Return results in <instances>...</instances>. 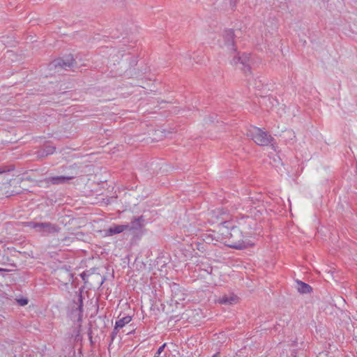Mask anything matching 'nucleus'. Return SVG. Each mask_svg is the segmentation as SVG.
Masks as SVG:
<instances>
[{
    "label": "nucleus",
    "instance_id": "nucleus-21",
    "mask_svg": "<svg viewBox=\"0 0 357 357\" xmlns=\"http://www.w3.org/2000/svg\"><path fill=\"white\" fill-rule=\"evenodd\" d=\"M166 345H167V344H166V343H164L162 345H161V346L158 348V351H157V352H156L155 355L154 356V357H158V356H159V355H160V354L164 351V349H165V348Z\"/></svg>",
    "mask_w": 357,
    "mask_h": 357
},
{
    "label": "nucleus",
    "instance_id": "nucleus-29",
    "mask_svg": "<svg viewBox=\"0 0 357 357\" xmlns=\"http://www.w3.org/2000/svg\"><path fill=\"white\" fill-rule=\"evenodd\" d=\"M352 326L354 328V335L357 337L356 335V333H357V331H356V328L357 329V322L354 323Z\"/></svg>",
    "mask_w": 357,
    "mask_h": 357
},
{
    "label": "nucleus",
    "instance_id": "nucleus-5",
    "mask_svg": "<svg viewBox=\"0 0 357 357\" xmlns=\"http://www.w3.org/2000/svg\"><path fill=\"white\" fill-rule=\"evenodd\" d=\"M208 221L211 224H217L220 227H225V222H231L228 220L229 213L224 208H218L211 211L208 213Z\"/></svg>",
    "mask_w": 357,
    "mask_h": 357
},
{
    "label": "nucleus",
    "instance_id": "nucleus-33",
    "mask_svg": "<svg viewBox=\"0 0 357 357\" xmlns=\"http://www.w3.org/2000/svg\"><path fill=\"white\" fill-rule=\"evenodd\" d=\"M76 167H76V165L70 166V169H71L72 170H75V169H76Z\"/></svg>",
    "mask_w": 357,
    "mask_h": 357
},
{
    "label": "nucleus",
    "instance_id": "nucleus-27",
    "mask_svg": "<svg viewBox=\"0 0 357 357\" xmlns=\"http://www.w3.org/2000/svg\"><path fill=\"white\" fill-rule=\"evenodd\" d=\"M65 273L67 274L68 280L70 282L71 280V278H73V274L68 271H66Z\"/></svg>",
    "mask_w": 357,
    "mask_h": 357
},
{
    "label": "nucleus",
    "instance_id": "nucleus-19",
    "mask_svg": "<svg viewBox=\"0 0 357 357\" xmlns=\"http://www.w3.org/2000/svg\"><path fill=\"white\" fill-rule=\"evenodd\" d=\"M179 290V287L178 284H174L172 286V293L174 294H173V297L176 299V300H179V301H181V300H183L184 298H183V294H179L178 292V291Z\"/></svg>",
    "mask_w": 357,
    "mask_h": 357
},
{
    "label": "nucleus",
    "instance_id": "nucleus-4",
    "mask_svg": "<svg viewBox=\"0 0 357 357\" xmlns=\"http://www.w3.org/2000/svg\"><path fill=\"white\" fill-rule=\"evenodd\" d=\"M248 136L259 146H267L274 140L273 137L267 132L263 131L261 129L254 127L249 130Z\"/></svg>",
    "mask_w": 357,
    "mask_h": 357
},
{
    "label": "nucleus",
    "instance_id": "nucleus-30",
    "mask_svg": "<svg viewBox=\"0 0 357 357\" xmlns=\"http://www.w3.org/2000/svg\"><path fill=\"white\" fill-rule=\"evenodd\" d=\"M77 174H78V172H77V171H76L75 172L69 173L68 175H75V177H76Z\"/></svg>",
    "mask_w": 357,
    "mask_h": 357
},
{
    "label": "nucleus",
    "instance_id": "nucleus-14",
    "mask_svg": "<svg viewBox=\"0 0 357 357\" xmlns=\"http://www.w3.org/2000/svg\"><path fill=\"white\" fill-rule=\"evenodd\" d=\"M296 282L298 284L297 289L299 293L304 294H310L312 291V287L310 285H309L308 284H307L301 280H296Z\"/></svg>",
    "mask_w": 357,
    "mask_h": 357
},
{
    "label": "nucleus",
    "instance_id": "nucleus-2",
    "mask_svg": "<svg viewBox=\"0 0 357 357\" xmlns=\"http://www.w3.org/2000/svg\"><path fill=\"white\" fill-rule=\"evenodd\" d=\"M236 227L240 229L246 238L257 235V222L255 219L250 216L240 218L236 222Z\"/></svg>",
    "mask_w": 357,
    "mask_h": 357
},
{
    "label": "nucleus",
    "instance_id": "nucleus-6",
    "mask_svg": "<svg viewBox=\"0 0 357 357\" xmlns=\"http://www.w3.org/2000/svg\"><path fill=\"white\" fill-rule=\"evenodd\" d=\"M16 255H9L8 252H0V265L7 266L10 268H0V272L12 271L17 267Z\"/></svg>",
    "mask_w": 357,
    "mask_h": 357
},
{
    "label": "nucleus",
    "instance_id": "nucleus-31",
    "mask_svg": "<svg viewBox=\"0 0 357 357\" xmlns=\"http://www.w3.org/2000/svg\"><path fill=\"white\" fill-rule=\"evenodd\" d=\"M121 30L122 31L123 33H128V29H121Z\"/></svg>",
    "mask_w": 357,
    "mask_h": 357
},
{
    "label": "nucleus",
    "instance_id": "nucleus-25",
    "mask_svg": "<svg viewBox=\"0 0 357 357\" xmlns=\"http://www.w3.org/2000/svg\"><path fill=\"white\" fill-rule=\"evenodd\" d=\"M239 0H229V2H230V5L231 6V8L233 10L235 9L236 6V4L238 3Z\"/></svg>",
    "mask_w": 357,
    "mask_h": 357
},
{
    "label": "nucleus",
    "instance_id": "nucleus-16",
    "mask_svg": "<svg viewBox=\"0 0 357 357\" xmlns=\"http://www.w3.org/2000/svg\"><path fill=\"white\" fill-rule=\"evenodd\" d=\"M55 150V146L50 144H45L44 145L43 149L38 152V154L41 157H45L48 155L53 154Z\"/></svg>",
    "mask_w": 357,
    "mask_h": 357
},
{
    "label": "nucleus",
    "instance_id": "nucleus-9",
    "mask_svg": "<svg viewBox=\"0 0 357 357\" xmlns=\"http://www.w3.org/2000/svg\"><path fill=\"white\" fill-rule=\"evenodd\" d=\"M222 37L225 45L227 46L229 50L235 52L236 51V48L235 47L236 35L234 34V30L231 29L225 30Z\"/></svg>",
    "mask_w": 357,
    "mask_h": 357
},
{
    "label": "nucleus",
    "instance_id": "nucleus-10",
    "mask_svg": "<svg viewBox=\"0 0 357 357\" xmlns=\"http://www.w3.org/2000/svg\"><path fill=\"white\" fill-rule=\"evenodd\" d=\"M59 230L60 228L57 225L50 222H38L36 229L37 231L40 232L43 235L57 233Z\"/></svg>",
    "mask_w": 357,
    "mask_h": 357
},
{
    "label": "nucleus",
    "instance_id": "nucleus-26",
    "mask_svg": "<svg viewBox=\"0 0 357 357\" xmlns=\"http://www.w3.org/2000/svg\"><path fill=\"white\" fill-rule=\"evenodd\" d=\"M82 279L83 280V281L86 283V278L89 276V275H87L85 272H83L81 275H80Z\"/></svg>",
    "mask_w": 357,
    "mask_h": 357
},
{
    "label": "nucleus",
    "instance_id": "nucleus-23",
    "mask_svg": "<svg viewBox=\"0 0 357 357\" xmlns=\"http://www.w3.org/2000/svg\"><path fill=\"white\" fill-rule=\"evenodd\" d=\"M88 335H89V341H90V344H91V346H93V337H92V330H91V328H89Z\"/></svg>",
    "mask_w": 357,
    "mask_h": 357
},
{
    "label": "nucleus",
    "instance_id": "nucleus-20",
    "mask_svg": "<svg viewBox=\"0 0 357 357\" xmlns=\"http://www.w3.org/2000/svg\"><path fill=\"white\" fill-rule=\"evenodd\" d=\"M13 301H15V303L16 302L20 306H25L29 303V299L26 297L16 298L15 300Z\"/></svg>",
    "mask_w": 357,
    "mask_h": 357
},
{
    "label": "nucleus",
    "instance_id": "nucleus-17",
    "mask_svg": "<svg viewBox=\"0 0 357 357\" xmlns=\"http://www.w3.org/2000/svg\"><path fill=\"white\" fill-rule=\"evenodd\" d=\"M132 318L130 316H126L122 319L118 320L115 323L116 329L123 328L126 324H128L131 321Z\"/></svg>",
    "mask_w": 357,
    "mask_h": 357
},
{
    "label": "nucleus",
    "instance_id": "nucleus-1",
    "mask_svg": "<svg viewBox=\"0 0 357 357\" xmlns=\"http://www.w3.org/2000/svg\"><path fill=\"white\" fill-rule=\"evenodd\" d=\"M225 224V227H220L219 233L222 236V240H225L227 246L236 250H243L254 245L232 222Z\"/></svg>",
    "mask_w": 357,
    "mask_h": 357
},
{
    "label": "nucleus",
    "instance_id": "nucleus-12",
    "mask_svg": "<svg viewBox=\"0 0 357 357\" xmlns=\"http://www.w3.org/2000/svg\"><path fill=\"white\" fill-rule=\"evenodd\" d=\"M238 298L236 295L234 294H225L220 296L218 301L220 304L223 305H233L238 302Z\"/></svg>",
    "mask_w": 357,
    "mask_h": 357
},
{
    "label": "nucleus",
    "instance_id": "nucleus-8",
    "mask_svg": "<svg viewBox=\"0 0 357 357\" xmlns=\"http://www.w3.org/2000/svg\"><path fill=\"white\" fill-rule=\"evenodd\" d=\"M129 231H132L134 235L142 234V229L145 225V219L143 215L134 218L130 224L126 225Z\"/></svg>",
    "mask_w": 357,
    "mask_h": 357
},
{
    "label": "nucleus",
    "instance_id": "nucleus-13",
    "mask_svg": "<svg viewBox=\"0 0 357 357\" xmlns=\"http://www.w3.org/2000/svg\"><path fill=\"white\" fill-rule=\"evenodd\" d=\"M128 229V226L125 225H114L107 229L105 230L106 236H112L120 234Z\"/></svg>",
    "mask_w": 357,
    "mask_h": 357
},
{
    "label": "nucleus",
    "instance_id": "nucleus-34",
    "mask_svg": "<svg viewBox=\"0 0 357 357\" xmlns=\"http://www.w3.org/2000/svg\"><path fill=\"white\" fill-rule=\"evenodd\" d=\"M262 85H263V84H261V86H262ZM255 86H256L257 88H259H259L261 87V84H257L256 83V84H255Z\"/></svg>",
    "mask_w": 357,
    "mask_h": 357
},
{
    "label": "nucleus",
    "instance_id": "nucleus-32",
    "mask_svg": "<svg viewBox=\"0 0 357 357\" xmlns=\"http://www.w3.org/2000/svg\"><path fill=\"white\" fill-rule=\"evenodd\" d=\"M212 357H220V353L218 352V353L215 354Z\"/></svg>",
    "mask_w": 357,
    "mask_h": 357
},
{
    "label": "nucleus",
    "instance_id": "nucleus-7",
    "mask_svg": "<svg viewBox=\"0 0 357 357\" xmlns=\"http://www.w3.org/2000/svg\"><path fill=\"white\" fill-rule=\"evenodd\" d=\"M250 56L247 54H243L240 56L238 54L237 55H234L232 60L231 61V63L232 65L236 66L239 65V68L245 73H250L251 68L250 66Z\"/></svg>",
    "mask_w": 357,
    "mask_h": 357
},
{
    "label": "nucleus",
    "instance_id": "nucleus-11",
    "mask_svg": "<svg viewBox=\"0 0 357 357\" xmlns=\"http://www.w3.org/2000/svg\"><path fill=\"white\" fill-rule=\"evenodd\" d=\"M75 178V175L56 176L48 178V182L53 185L67 183L68 181Z\"/></svg>",
    "mask_w": 357,
    "mask_h": 357
},
{
    "label": "nucleus",
    "instance_id": "nucleus-36",
    "mask_svg": "<svg viewBox=\"0 0 357 357\" xmlns=\"http://www.w3.org/2000/svg\"><path fill=\"white\" fill-rule=\"evenodd\" d=\"M4 314H6V316H8V314L6 313V312H3Z\"/></svg>",
    "mask_w": 357,
    "mask_h": 357
},
{
    "label": "nucleus",
    "instance_id": "nucleus-18",
    "mask_svg": "<svg viewBox=\"0 0 357 357\" xmlns=\"http://www.w3.org/2000/svg\"><path fill=\"white\" fill-rule=\"evenodd\" d=\"M125 60L128 61V66L130 68L135 67L137 64V57L130 54H127L125 55Z\"/></svg>",
    "mask_w": 357,
    "mask_h": 357
},
{
    "label": "nucleus",
    "instance_id": "nucleus-3",
    "mask_svg": "<svg viewBox=\"0 0 357 357\" xmlns=\"http://www.w3.org/2000/svg\"><path fill=\"white\" fill-rule=\"evenodd\" d=\"M77 56L74 58L73 55L69 54L68 55H65L61 58H58L52 61L50 66V68H54L68 70L70 69L72 70H75L76 69L79 68L81 66H84L82 63H80L77 60Z\"/></svg>",
    "mask_w": 357,
    "mask_h": 357
},
{
    "label": "nucleus",
    "instance_id": "nucleus-35",
    "mask_svg": "<svg viewBox=\"0 0 357 357\" xmlns=\"http://www.w3.org/2000/svg\"><path fill=\"white\" fill-rule=\"evenodd\" d=\"M6 172L5 169H3L0 168V174L3 173V172Z\"/></svg>",
    "mask_w": 357,
    "mask_h": 357
},
{
    "label": "nucleus",
    "instance_id": "nucleus-28",
    "mask_svg": "<svg viewBox=\"0 0 357 357\" xmlns=\"http://www.w3.org/2000/svg\"><path fill=\"white\" fill-rule=\"evenodd\" d=\"M204 243H198L197 249L198 250H204Z\"/></svg>",
    "mask_w": 357,
    "mask_h": 357
},
{
    "label": "nucleus",
    "instance_id": "nucleus-15",
    "mask_svg": "<svg viewBox=\"0 0 357 357\" xmlns=\"http://www.w3.org/2000/svg\"><path fill=\"white\" fill-rule=\"evenodd\" d=\"M73 303L77 305L75 310H78L79 312L80 315L83 312V296H82V289H79V293L76 295V298L73 299Z\"/></svg>",
    "mask_w": 357,
    "mask_h": 357
},
{
    "label": "nucleus",
    "instance_id": "nucleus-24",
    "mask_svg": "<svg viewBox=\"0 0 357 357\" xmlns=\"http://www.w3.org/2000/svg\"><path fill=\"white\" fill-rule=\"evenodd\" d=\"M118 329H116V326H114V328L113 331L111 333V342H113L116 335H117Z\"/></svg>",
    "mask_w": 357,
    "mask_h": 357
},
{
    "label": "nucleus",
    "instance_id": "nucleus-37",
    "mask_svg": "<svg viewBox=\"0 0 357 357\" xmlns=\"http://www.w3.org/2000/svg\"><path fill=\"white\" fill-rule=\"evenodd\" d=\"M15 252L16 254H20V252H15Z\"/></svg>",
    "mask_w": 357,
    "mask_h": 357
},
{
    "label": "nucleus",
    "instance_id": "nucleus-38",
    "mask_svg": "<svg viewBox=\"0 0 357 357\" xmlns=\"http://www.w3.org/2000/svg\"><path fill=\"white\" fill-rule=\"evenodd\" d=\"M356 173H357V160H356Z\"/></svg>",
    "mask_w": 357,
    "mask_h": 357
},
{
    "label": "nucleus",
    "instance_id": "nucleus-22",
    "mask_svg": "<svg viewBox=\"0 0 357 357\" xmlns=\"http://www.w3.org/2000/svg\"><path fill=\"white\" fill-rule=\"evenodd\" d=\"M26 224L30 228L34 229L36 230L37 229V227L38 225V222H28Z\"/></svg>",
    "mask_w": 357,
    "mask_h": 357
}]
</instances>
